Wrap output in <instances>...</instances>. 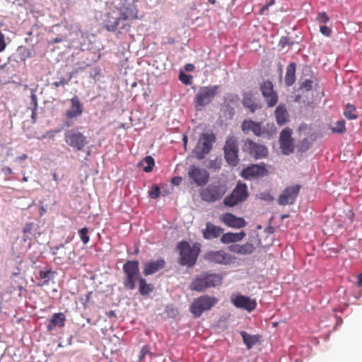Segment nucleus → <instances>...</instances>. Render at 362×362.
<instances>
[{"label": "nucleus", "instance_id": "f257e3e1", "mask_svg": "<svg viewBox=\"0 0 362 362\" xmlns=\"http://www.w3.org/2000/svg\"><path fill=\"white\" fill-rule=\"evenodd\" d=\"M223 278L220 274L203 272L197 275L190 284V289L198 292L220 285Z\"/></svg>", "mask_w": 362, "mask_h": 362}, {"label": "nucleus", "instance_id": "f03ea898", "mask_svg": "<svg viewBox=\"0 0 362 362\" xmlns=\"http://www.w3.org/2000/svg\"><path fill=\"white\" fill-rule=\"evenodd\" d=\"M124 272L123 285L126 289L134 290L141 276L138 260H128L122 267Z\"/></svg>", "mask_w": 362, "mask_h": 362}, {"label": "nucleus", "instance_id": "7ed1b4c3", "mask_svg": "<svg viewBox=\"0 0 362 362\" xmlns=\"http://www.w3.org/2000/svg\"><path fill=\"white\" fill-rule=\"evenodd\" d=\"M180 257L179 264L182 266L192 267L195 264L200 249L197 247H191L186 241L180 242L177 247Z\"/></svg>", "mask_w": 362, "mask_h": 362}, {"label": "nucleus", "instance_id": "20e7f679", "mask_svg": "<svg viewBox=\"0 0 362 362\" xmlns=\"http://www.w3.org/2000/svg\"><path fill=\"white\" fill-rule=\"evenodd\" d=\"M241 129L245 134L252 132L255 136L259 137L264 134L271 137L276 131L274 124H267L264 127H262L261 122H255L252 119H245L241 124Z\"/></svg>", "mask_w": 362, "mask_h": 362}, {"label": "nucleus", "instance_id": "39448f33", "mask_svg": "<svg viewBox=\"0 0 362 362\" xmlns=\"http://www.w3.org/2000/svg\"><path fill=\"white\" fill-rule=\"evenodd\" d=\"M216 135L212 132L202 133L193 150V154L198 160H202L211 151L216 141Z\"/></svg>", "mask_w": 362, "mask_h": 362}, {"label": "nucleus", "instance_id": "423d86ee", "mask_svg": "<svg viewBox=\"0 0 362 362\" xmlns=\"http://www.w3.org/2000/svg\"><path fill=\"white\" fill-rule=\"evenodd\" d=\"M218 302L215 296L203 295L194 299L189 310L194 317H199L205 311L211 310Z\"/></svg>", "mask_w": 362, "mask_h": 362}, {"label": "nucleus", "instance_id": "0eeeda50", "mask_svg": "<svg viewBox=\"0 0 362 362\" xmlns=\"http://www.w3.org/2000/svg\"><path fill=\"white\" fill-rule=\"evenodd\" d=\"M228 187L225 184L214 182L199 191L201 199L206 202H214L220 200L226 193Z\"/></svg>", "mask_w": 362, "mask_h": 362}, {"label": "nucleus", "instance_id": "6e6552de", "mask_svg": "<svg viewBox=\"0 0 362 362\" xmlns=\"http://www.w3.org/2000/svg\"><path fill=\"white\" fill-rule=\"evenodd\" d=\"M219 88L218 86L202 87L194 98V105L196 110L209 105L215 98Z\"/></svg>", "mask_w": 362, "mask_h": 362}, {"label": "nucleus", "instance_id": "1a4fd4ad", "mask_svg": "<svg viewBox=\"0 0 362 362\" xmlns=\"http://www.w3.org/2000/svg\"><path fill=\"white\" fill-rule=\"evenodd\" d=\"M65 142L74 150L82 151L88 144L87 137L78 129L68 130L64 134Z\"/></svg>", "mask_w": 362, "mask_h": 362}, {"label": "nucleus", "instance_id": "9d476101", "mask_svg": "<svg viewBox=\"0 0 362 362\" xmlns=\"http://www.w3.org/2000/svg\"><path fill=\"white\" fill-rule=\"evenodd\" d=\"M224 158L226 162L232 166H236L239 163L238 141L234 136L226 139L223 148Z\"/></svg>", "mask_w": 362, "mask_h": 362}, {"label": "nucleus", "instance_id": "9b49d317", "mask_svg": "<svg viewBox=\"0 0 362 362\" xmlns=\"http://www.w3.org/2000/svg\"><path fill=\"white\" fill-rule=\"evenodd\" d=\"M243 150L255 159L264 158L268 156V148L263 144L255 142L250 139L244 141Z\"/></svg>", "mask_w": 362, "mask_h": 362}, {"label": "nucleus", "instance_id": "f8f14e48", "mask_svg": "<svg viewBox=\"0 0 362 362\" xmlns=\"http://www.w3.org/2000/svg\"><path fill=\"white\" fill-rule=\"evenodd\" d=\"M230 302L235 308L245 310L248 313L252 312L257 307L255 299H252L249 296L242 294H232L230 296Z\"/></svg>", "mask_w": 362, "mask_h": 362}, {"label": "nucleus", "instance_id": "ddd939ff", "mask_svg": "<svg viewBox=\"0 0 362 362\" xmlns=\"http://www.w3.org/2000/svg\"><path fill=\"white\" fill-rule=\"evenodd\" d=\"M187 175L194 183L200 187L205 185L209 180V172L195 165H192L189 168Z\"/></svg>", "mask_w": 362, "mask_h": 362}, {"label": "nucleus", "instance_id": "4468645a", "mask_svg": "<svg viewBox=\"0 0 362 362\" xmlns=\"http://www.w3.org/2000/svg\"><path fill=\"white\" fill-rule=\"evenodd\" d=\"M204 259L210 262L220 264H230L235 258L224 250L209 251L204 255Z\"/></svg>", "mask_w": 362, "mask_h": 362}, {"label": "nucleus", "instance_id": "2eb2a0df", "mask_svg": "<svg viewBox=\"0 0 362 362\" xmlns=\"http://www.w3.org/2000/svg\"><path fill=\"white\" fill-rule=\"evenodd\" d=\"M260 90L268 107H272L276 105L279 98L276 92L274 90L272 81H263L260 85Z\"/></svg>", "mask_w": 362, "mask_h": 362}, {"label": "nucleus", "instance_id": "dca6fc26", "mask_svg": "<svg viewBox=\"0 0 362 362\" xmlns=\"http://www.w3.org/2000/svg\"><path fill=\"white\" fill-rule=\"evenodd\" d=\"M300 186L298 185L287 187L280 194L278 199V203L280 205L293 204L295 202Z\"/></svg>", "mask_w": 362, "mask_h": 362}, {"label": "nucleus", "instance_id": "f3484780", "mask_svg": "<svg viewBox=\"0 0 362 362\" xmlns=\"http://www.w3.org/2000/svg\"><path fill=\"white\" fill-rule=\"evenodd\" d=\"M52 255L55 256V259L58 260L59 264L66 263L71 259L72 256H74V249L66 247L64 244L52 247Z\"/></svg>", "mask_w": 362, "mask_h": 362}, {"label": "nucleus", "instance_id": "a211bd4d", "mask_svg": "<svg viewBox=\"0 0 362 362\" xmlns=\"http://www.w3.org/2000/svg\"><path fill=\"white\" fill-rule=\"evenodd\" d=\"M292 130L289 128L284 129L279 136L280 147L285 155H288L293 151L294 146L291 138Z\"/></svg>", "mask_w": 362, "mask_h": 362}, {"label": "nucleus", "instance_id": "6ab92c4d", "mask_svg": "<svg viewBox=\"0 0 362 362\" xmlns=\"http://www.w3.org/2000/svg\"><path fill=\"white\" fill-rule=\"evenodd\" d=\"M267 169L264 165H252L243 169L241 175L247 180L259 178L267 175Z\"/></svg>", "mask_w": 362, "mask_h": 362}, {"label": "nucleus", "instance_id": "aec40b11", "mask_svg": "<svg viewBox=\"0 0 362 362\" xmlns=\"http://www.w3.org/2000/svg\"><path fill=\"white\" fill-rule=\"evenodd\" d=\"M70 101L71 104V107L65 112V117L66 119H76L81 116L83 111V105L80 102L78 96L74 95L71 98Z\"/></svg>", "mask_w": 362, "mask_h": 362}, {"label": "nucleus", "instance_id": "412c9836", "mask_svg": "<svg viewBox=\"0 0 362 362\" xmlns=\"http://www.w3.org/2000/svg\"><path fill=\"white\" fill-rule=\"evenodd\" d=\"M121 21L119 8L116 7L107 13V19L105 20V28L108 31L115 32Z\"/></svg>", "mask_w": 362, "mask_h": 362}, {"label": "nucleus", "instance_id": "4be33fe9", "mask_svg": "<svg viewBox=\"0 0 362 362\" xmlns=\"http://www.w3.org/2000/svg\"><path fill=\"white\" fill-rule=\"evenodd\" d=\"M221 221L227 226L234 228H241L246 225L243 218L237 217L231 213L223 214L221 217Z\"/></svg>", "mask_w": 362, "mask_h": 362}, {"label": "nucleus", "instance_id": "5701e85b", "mask_svg": "<svg viewBox=\"0 0 362 362\" xmlns=\"http://www.w3.org/2000/svg\"><path fill=\"white\" fill-rule=\"evenodd\" d=\"M165 262L163 259H159L156 261H149L144 266V274L145 276L151 275L160 269L164 268Z\"/></svg>", "mask_w": 362, "mask_h": 362}, {"label": "nucleus", "instance_id": "b1692460", "mask_svg": "<svg viewBox=\"0 0 362 362\" xmlns=\"http://www.w3.org/2000/svg\"><path fill=\"white\" fill-rule=\"evenodd\" d=\"M223 232V228L211 223H206V228L203 230V237L206 240L216 238Z\"/></svg>", "mask_w": 362, "mask_h": 362}, {"label": "nucleus", "instance_id": "393cba45", "mask_svg": "<svg viewBox=\"0 0 362 362\" xmlns=\"http://www.w3.org/2000/svg\"><path fill=\"white\" fill-rule=\"evenodd\" d=\"M119 16L122 21H127L129 19H136L138 18V11L135 6L130 5L119 8Z\"/></svg>", "mask_w": 362, "mask_h": 362}, {"label": "nucleus", "instance_id": "a878e982", "mask_svg": "<svg viewBox=\"0 0 362 362\" xmlns=\"http://www.w3.org/2000/svg\"><path fill=\"white\" fill-rule=\"evenodd\" d=\"M229 249L231 252L246 255H250L255 250V246L252 243H247L244 245H234L229 247Z\"/></svg>", "mask_w": 362, "mask_h": 362}, {"label": "nucleus", "instance_id": "bb28decb", "mask_svg": "<svg viewBox=\"0 0 362 362\" xmlns=\"http://www.w3.org/2000/svg\"><path fill=\"white\" fill-rule=\"evenodd\" d=\"M275 117L276 122L279 125H283L288 121V113L284 104H280L275 110Z\"/></svg>", "mask_w": 362, "mask_h": 362}, {"label": "nucleus", "instance_id": "cd10ccee", "mask_svg": "<svg viewBox=\"0 0 362 362\" xmlns=\"http://www.w3.org/2000/svg\"><path fill=\"white\" fill-rule=\"evenodd\" d=\"M232 192L239 203L245 200L248 197L247 187L244 183L238 182Z\"/></svg>", "mask_w": 362, "mask_h": 362}, {"label": "nucleus", "instance_id": "c85d7f7f", "mask_svg": "<svg viewBox=\"0 0 362 362\" xmlns=\"http://www.w3.org/2000/svg\"><path fill=\"white\" fill-rule=\"evenodd\" d=\"M245 236V233L242 231L240 233H226L221 238V241L224 244H229L240 241Z\"/></svg>", "mask_w": 362, "mask_h": 362}, {"label": "nucleus", "instance_id": "c756f323", "mask_svg": "<svg viewBox=\"0 0 362 362\" xmlns=\"http://www.w3.org/2000/svg\"><path fill=\"white\" fill-rule=\"evenodd\" d=\"M296 67L294 62L290 63L286 67V73L285 76V83L287 86H292L296 81Z\"/></svg>", "mask_w": 362, "mask_h": 362}, {"label": "nucleus", "instance_id": "7c9ffc66", "mask_svg": "<svg viewBox=\"0 0 362 362\" xmlns=\"http://www.w3.org/2000/svg\"><path fill=\"white\" fill-rule=\"evenodd\" d=\"M240 335L247 349H252L254 345L259 342V337L258 335H251L245 331H242Z\"/></svg>", "mask_w": 362, "mask_h": 362}, {"label": "nucleus", "instance_id": "2f4dec72", "mask_svg": "<svg viewBox=\"0 0 362 362\" xmlns=\"http://www.w3.org/2000/svg\"><path fill=\"white\" fill-rule=\"evenodd\" d=\"M243 105L252 113L255 112L258 108H260V106L254 101L252 99V95L250 93H247L244 95L243 99Z\"/></svg>", "mask_w": 362, "mask_h": 362}, {"label": "nucleus", "instance_id": "473e14b6", "mask_svg": "<svg viewBox=\"0 0 362 362\" xmlns=\"http://www.w3.org/2000/svg\"><path fill=\"white\" fill-rule=\"evenodd\" d=\"M139 293L143 296L149 294L153 290V286L151 284H147L144 278L139 279Z\"/></svg>", "mask_w": 362, "mask_h": 362}, {"label": "nucleus", "instance_id": "72a5a7b5", "mask_svg": "<svg viewBox=\"0 0 362 362\" xmlns=\"http://www.w3.org/2000/svg\"><path fill=\"white\" fill-rule=\"evenodd\" d=\"M66 320L65 315L62 313H54L51 320L50 322L52 324L53 326H58L59 327H62L64 326V322Z\"/></svg>", "mask_w": 362, "mask_h": 362}, {"label": "nucleus", "instance_id": "f704fd0d", "mask_svg": "<svg viewBox=\"0 0 362 362\" xmlns=\"http://www.w3.org/2000/svg\"><path fill=\"white\" fill-rule=\"evenodd\" d=\"M141 165L146 173H150L153 170L155 165L154 159L151 156H148L141 162Z\"/></svg>", "mask_w": 362, "mask_h": 362}, {"label": "nucleus", "instance_id": "c9c22d12", "mask_svg": "<svg viewBox=\"0 0 362 362\" xmlns=\"http://www.w3.org/2000/svg\"><path fill=\"white\" fill-rule=\"evenodd\" d=\"M344 115L348 119H356L358 117V115L356 114L355 106L348 103L344 112Z\"/></svg>", "mask_w": 362, "mask_h": 362}, {"label": "nucleus", "instance_id": "e433bc0d", "mask_svg": "<svg viewBox=\"0 0 362 362\" xmlns=\"http://www.w3.org/2000/svg\"><path fill=\"white\" fill-rule=\"evenodd\" d=\"M333 133L342 134L346 132L345 121L341 119L337 121L334 126L331 128Z\"/></svg>", "mask_w": 362, "mask_h": 362}, {"label": "nucleus", "instance_id": "4c0bfd02", "mask_svg": "<svg viewBox=\"0 0 362 362\" xmlns=\"http://www.w3.org/2000/svg\"><path fill=\"white\" fill-rule=\"evenodd\" d=\"M314 81L313 78H306L302 81L299 85L300 90L310 91L313 88Z\"/></svg>", "mask_w": 362, "mask_h": 362}, {"label": "nucleus", "instance_id": "58836bf2", "mask_svg": "<svg viewBox=\"0 0 362 362\" xmlns=\"http://www.w3.org/2000/svg\"><path fill=\"white\" fill-rule=\"evenodd\" d=\"M34 228V223H27L23 228V241H26L28 239H30V235L33 233Z\"/></svg>", "mask_w": 362, "mask_h": 362}, {"label": "nucleus", "instance_id": "ea45409f", "mask_svg": "<svg viewBox=\"0 0 362 362\" xmlns=\"http://www.w3.org/2000/svg\"><path fill=\"white\" fill-rule=\"evenodd\" d=\"M238 203H239V202L238 201L235 196L233 195V192H231V194L230 195L227 196L223 200V204L226 206H229V207L234 206L237 205Z\"/></svg>", "mask_w": 362, "mask_h": 362}, {"label": "nucleus", "instance_id": "a19ab883", "mask_svg": "<svg viewBox=\"0 0 362 362\" xmlns=\"http://www.w3.org/2000/svg\"><path fill=\"white\" fill-rule=\"evenodd\" d=\"M88 233V228H86V227H84L78 230L79 236L81 238L82 243L84 245L87 244L90 240Z\"/></svg>", "mask_w": 362, "mask_h": 362}, {"label": "nucleus", "instance_id": "79ce46f5", "mask_svg": "<svg viewBox=\"0 0 362 362\" xmlns=\"http://www.w3.org/2000/svg\"><path fill=\"white\" fill-rule=\"evenodd\" d=\"M160 191L157 185H153L149 191V196L152 199H156L160 196Z\"/></svg>", "mask_w": 362, "mask_h": 362}, {"label": "nucleus", "instance_id": "37998d69", "mask_svg": "<svg viewBox=\"0 0 362 362\" xmlns=\"http://www.w3.org/2000/svg\"><path fill=\"white\" fill-rule=\"evenodd\" d=\"M316 21L320 23H326L329 21V18L325 12H321L318 13Z\"/></svg>", "mask_w": 362, "mask_h": 362}, {"label": "nucleus", "instance_id": "c03bdc74", "mask_svg": "<svg viewBox=\"0 0 362 362\" xmlns=\"http://www.w3.org/2000/svg\"><path fill=\"white\" fill-rule=\"evenodd\" d=\"M53 274L54 272L51 270L40 271L39 276L40 279H47V281L52 278Z\"/></svg>", "mask_w": 362, "mask_h": 362}, {"label": "nucleus", "instance_id": "a18cd8bd", "mask_svg": "<svg viewBox=\"0 0 362 362\" xmlns=\"http://www.w3.org/2000/svg\"><path fill=\"white\" fill-rule=\"evenodd\" d=\"M150 355L151 356H153V353H151L149 350H148V348L147 346H144L140 351V355H139V361H141L144 357L146 356V355Z\"/></svg>", "mask_w": 362, "mask_h": 362}, {"label": "nucleus", "instance_id": "49530a36", "mask_svg": "<svg viewBox=\"0 0 362 362\" xmlns=\"http://www.w3.org/2000/svg\"><path fill=\"white\" fill-rule=\"evenodd\" d=\"M179 78L183 83H185L186 85L190 84L192 83L191 76L187 75L184 73L180 74Z\"/></svg>", "mask_w": 362, "mask_h": 362}, {"label": "nucleus", "instance_id": "de8ad7c7", "mask_svg": "<svg viewBox=\"0 0 362 362\" xmlns=\"http://www.w3.org/2000/svg\"><path fill=\"white\" fill-rule=\"evenodd\" d=\"M71 78V76L69 77V79H66L65 78H62L59 81H55L52 83V86L55 88H58L60 86H65L67 85Z\"/></svg>", "mask_w": 362, "mask_h": 362}, {"label": "nucleus", "instance_id": "09e8293b", "mask_svg": "<svg viewBox=\"0 0 362 362\" xmlns=\"http://www.w3.org/2000/svg\"><path fill=\"white\" fill-rule=\"evenodd\" d=\"M259 198L262 200L267 201V202H271L274 199V197L267 192H262L259 194Z\"/></svg>", "mask_w": 362, "mask_h": 362}, {"label": "nucleus", "instance_id": "8fccbe9b", "mask_svg": "<svg viewBox=\"0 0 362 362\" xmlns=\"http://www.w3.org/2000/svg\"><path fill=\"white\" fill-rule=\"evenodd\" d=\"M310 142L309 141V140L308 139H304L300 144V146H299V148L300 150H301L302 151H305L306 150H308L310 146Z\"/></svg>", "mask_w": 362, "mask_h": 362}, {"label": "nucleus", "instance_id": "3c124183", "mask_svg": "<svg viewBox=\"0 0 362 362\" xmlns=\"http://www.w3.org/2000/svg\"><path fill=\"white\" fill-rule=\"evenodd\" d=\"M293 42H291L290 38L288 37H282L279 41V45L284 48L286 45H292Z\"/></svg>", "mask_w": 362, "mask_h": 362}, {"label": "nucleus", "instance_id": "603ef678", "mask_svg": "<svg viewBox=\"0 0 362 362\" xmlns=\"http://www.w3.org/2000/svg\"><path fill=\"white\" fill-rule=\"evenodd\" d=\"M320 33L325 35V36H327V37H329L330 36L331 33H332V30L330 28L326 26V25H322V26H320Z\"/></svg>", "mask_w": 362, "mask_h": 362}, {"label": "nucleus", "instance_id": "864d4df0", "mask_svg": "<svg viewBox=\"0 0 362 362\" xmlns=\"http://www.w3.org/2000/svg\"><path fill=\"white\" fill-rule=\"evenodd\" d=\"M6 47L5 36L0 30V52H3Z\"/></svg>", "mask_w": 362, "mask_h": 362}, {"label": "nucleus", "instance_id": "5fc2aeb1", "mask_svg": "<svg viewBox=\"0 0 362 362\" xmlns=\"http://www.w3.org/2000/svg\"><path fill=\"white\" fill-rule=\"evenodd\" d=\"M59 129H54V130L49 131V132H47L46 133L45 135L43 136V138H46L47 136L49 138L53 139L54 137L55 134L59 133Z\"/></svg>", "mask_w": 362, "mask_h": 362}, {"label": "nucleus", "instance_id": "6e6d98bb", "mask_svg": "<svg viewBox=\"0 0 362 362\" xmlns=\"http://www.w3.org/2000/svg\"><path fill=\"white\" fill-rule=\"evenodd\" d=\"M182 178L180 176L175 177L172 179V183L175 185H179L181 184Z\"/></svg>", "mask_w": 362, "mask_h": 362}, {"label": "nucleus", "instance_id": "4d7b16f0", "mask_svg": "<svg viewBox=\"0 0 362 362\" xmlns=\"http://www.w3.org/2000/svg\"><path fill=\"white\" fill-rule=\"evenodd\" d=\"M194 69V66L192 64H187L185 65V70L187 71H193Z\"/></svg>", "mask_w": 362, "mask_h": 362}, {"label": "nucleus", "instance_id": "13d9d810", "mask_svg": "<svg viewBox=\"0 0 362 362\" xmlns=\"http://www.w3.org/2000/svg\"><path fill=\"white\" fill-rule=\"evenodd\" d=\"M32 98L33 100H34V103H35V106H37V99H36V96L35 95H32ZM35 109H36V107H35V109L33 110V115H32V117L33 119H35Z\"/></svg>", "mask_w": 362, "mask_h": 362}, {"label": "nucleus", "instance_id": "bf43d9fd", "mask_svg": "<svg viewBox=\"0 0 362 362\" xmlns=\"http://www.w3.org/2000/svg\"><path fill=\"white\" fill-rule=\"evenodd\" d=\"M2 171L5 173L12 174L13 171L10 167H4L2 168Z\"/></svg>", "mask_w": 362, "mask_h": 362}, {"label": "nucleus", "instance_id": "052dcab7", "mask_svg": "<svg viewBox=\"0 0 362 362\" xmlns=\"http://www.w3.org/2000/svg\"><path fill=\"white\" fill-rule=\"evenodd\" d=\"M358 286H362V274H360L358 276Z\"/></svg>", "mask_w": 362, "mask_h": 362}, {"label": "nucleus", "instance_id": "680f3d73", "mask_svg": "<svg viewBox=\"0 0 362 362\" xmlns=\"http://www.w3.org/2000/svg\"><path fill=\"white\" fill-rule=\"evenodd\" d=\"M27 158H28L27 154L23 153V155H21V156H19V157H18V159H19V160H25Z\"/></svg>", "mask_w": 362, "mask_h": 362}, {"label": "nucleus", "instance_id": "e2e57ef3", "mask_svg": "<svg viewBox=\"0 0 362 362\" xmlns=\"http://www.w3.org/2000/svg\"><path fill=\"white\" fill-rule=\"evenodd\" d=\"M169 310H171L173 313H177V310H175L173 308H170L169 306H167L166 311L169 312Z\"/></svg>", "mask_w": 362, "mask_h": 362}, {"label": "nucleus", "instance_id": "0e129e2a", "mask_svg": "<svg viewBox=\"0 0 362 362\" xmlns=\"http://www.w3.org/2000/svg\"><path fill=\"white\" fill-rule=\"evenodd\" d=\"M269 6L268 4H266L261 8V13H263L265 10H267L269 8Z\"/></svg>", "mask_w": 362, "mask_h": 362}, {"label": "nucleus", "instance_id": "69168bd1", "mask_svg": "<svg viewBox=\"0 0 362 362\" xmlns=\"http://www.w3.org/2000/svg\"><path fill=\"white\" fill-rule=\"evenodd\" d=\"M8 2L12 3L13 4L18 2L20 0H6Z\"/></svg>", "mask_w": 362, "mask_h": 362}, {"label": "nucleus", "instance_id": "338daca9", "mask_svg": "<svg viewBox=\"0 0 362 362\" xmlns=\"http://www.w3.org/2000/svg\"><path fill=\"white\" fill-rule=\"evenodd\" d=\"M53 180H54V181H56L57 182H58L57 175V174H56V173H54V174H53Z\"/></svg>", "mask_w": 362, "mask_h": 362}, {"label": "nucleus", "instance_id": "774afa93", "mask_svg": "<svg viewBox=\"0 0 362 362\" xmlns=\"http://www.w3.org/2000/svg\"><path fill=\"white\" fill-rule=\"evenodd\" d=\"M208 2L212 5H214L216 2V0H208Z\"/></svg>", "mask_w": 362, "mask_h": 362}]
</instances>
